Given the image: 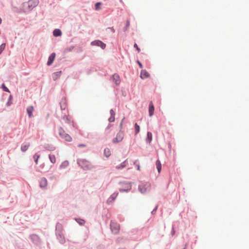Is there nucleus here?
<instances>
[{
	"instance_id": "nucleus-1",
	"label": "nucleus",
	"mask_w": 249,
	"mask_h": 249,
	"mask_svg": "<svg viewBox=\"0 0 249 249\" xmlns=\"http://www.w3.org/2000/svg\"><path fill=\"white\" fill-rule=\"evenodd\" d=\"M78 164L84 169L88 170L91 168L90 162L85 159H79L77 161Z\"/></svg>"
},
{
	"instance_id": "nucleus-2",
	"label": "nucleus",
	"mask_w": 249,
	"mask_h": 249,
	"mask_svg": "<svg viewBox=\"0 0 249 249\" xmlns=\"http://www.w3.org/2000/svg\"><path fill=\"white\" fill-rule=\"evenodd\" d=\"M59 134L62 139L66 141L71 142L72 140V138L69 134L66 133L61 127L59 129Z\"/></svg>"
},
{
	"instance_id": "nucleus-3",
	"label": "nucleus",
	"mask_w": 249,
	"mask_h": 249,
	"mask_svg": "<svg viewBox=\"0 0 249 249\" xmlns=\"http://www.w3.org/2000/svg\"><path fill=\"white\" fill-rule=\"evenodd\" d=\"M151 188V185L149 183H142L139 185V189L142 193L149 191Z\"/></svg>"
},
{
	"instance_id": "nucleus-4",
	"label": "nucleus",
	"mask_w": 249,
	"mask_h": 249,
	"mask_svg": "<svg viewBox=\"0 0 249 249\" xmlns=\"http://www.w3.org/2000/svg\"><path fill=\"white\" fill-rule=\"evenodd\" d=\"M110 229L112 232L117 234L120 231V227L119 224L115 222H111L110 224Z\"/></svg>"
},
{
	"instance_id": "nucleus-5",
	"label": "nucleus",
	"mask_w": 249,
	"mask_h": 249,
	"mask_svg": "<svg viewBox=\"0 0 249 249\" xmlns=\"http://www.w3.org/2000/svg\"><path fill=\"white\" fill-rule=\"evenodd\" d=\"M124 136V134L123 132L120 131L117 134V136L115 138L113 139V143H117L121 142Z\"/></svg>"
},
{
	"instance_id": "nucleus-6",
	"label": "nucleus",
	"mask_w": 249,
	"mask_h": 249,
	"mask_svg": "<svg viewBox=\"0 0 249 249\" xmlns=\"http://www.w3.org/2000/svg\"><path fill=\"white\" fill-rule=\"evenodd\" d=\"M39 3L38 0H30L27 2V4L30 9H32L36 6Z\"/></svg>"
},
{
	"instance_id": "nucleus-7",
	"label": "nucleus",
	"mask_w": 249,
	"mask_h": 249,
	"mask_svg": "<svg viewBox=\"0 0 249 249\" xmlns=\"http://www.w3.org/2000/svg\"><path fill=\"white\" fill-rule=\"evenodd\" d=\"M112 79L113 81L115 82L116 85H119L120 84L121 79L118 74H114L112 76Z\"/></svg>"
},
{
	"instance_id": "nucleus-8",
	"label": "nucleus",
	"mask_w": 249,
	"mask_h": 249,
	"mask_svg": "<svg viewBox=\"0 0 249 249\" xmlns=\"http://www.w3.org/2000/svg\"><path fill=\"white\" fill-rule=\"evenodd\" d=\"M91 44L93 45H96L101 47L102 49H105L106 45L103 42L100 40H96L93 41L91 43Z\"/></svg>"
},
{
	"instance_id": "nucleus-9",
	"label": "nucleus",
	"mask_w": 249,
	"mask_h": 249,
	"mask_svg": "<svg viewBox=\"0 0 249 249\" xmlns=\"http://www.w3.org/2000/svg\"><path fill=\"white\" fill-rule=\"evenodd\" d=\"M47 180L45 178H42L40 181V186L42 188H46L47 186Z\"/></svg>"
},
{
	"instance_id": "nucleus-10",
	"label": "nucleus",
	"mask_w": 249,
	"mask_h": 249,
	"mask_svg": "<svg viewBox=\"0 0 249 249\" xmlns=\"http://www.w3.org/2000/svg\"><path fill=\"white\" fill-rule=\"evenodd\" d=\"M55 57V53H52L49 56L48 61L47 62V65L48 66L51 65L52 63L53 62L54 58Z\"/></svg>"
},
{
	"instance_id": "nucleus-11",
	"label": "nucleus",
	"mask_w": 249,
	"mask_h": 249,
	"mask_svg": "<svg viewBox=\"0 0 249 249\" xmlns=\"http://www.w3.org/2000/svg\"><path fill=\"white\" fill-rule=\"evenodd\" d=\"M150 76L149 74L145 70H142L141 72L140 77L142 79H145L149 77Z\"/></svg>"
},
{
	"instance_id": "nucleus-12",
	"label": "nucleus",
	"mask_w": 249,
	"mask_h": 249,
	"mask_svg": "<svg viewBox=\"0 0 249 249\" xmlns=\"http://www.w3.org/2000/svg\"><path fill=\"white\" fill-rule=\"evenodd\" d=\"M154 112V107L152 102L149 104V115L151 117L152 116Z\"/></svg>"
},
{
	"instance_id": "nucleus-13",
	"label": "nucleus",
	"mask_w": 249,
	"mask_h": 249,
	"mask_svg": "<svg viewBox=\"0 0 249 249\" xmlns=\"http://www.w3.org/2000/svg\"><path fill=\"white\" fill-rule=\"evenodd\" d=\"M34 110V107L33 106H30L27 108V112L29 116V117L31 118L33 116V112Z\"/></svg>"
},
{
	"instance_id": "nucleus-14",
	"label": "nucleus",
	"mask_w": 249,
	"mask_h": 249,
	"mask_svg": "<svg viewBox=\"0 0 249 249\" xmlns=\"http://www.w3.org/2000/svg\"><path fill=\"white\" fill-rule=\"evenodd\" d=\"M30 146L29 143H23L21 146V150L22 152H25Z\"/></svg>"
},
{
	"instance_id": "nucleus-15",
	"label": "nucleus",
	"mask_w": 249,
	"mask_h": 249,
	"mask_svg": "<svg viewBox=\"0 0 249 249\" xmlns=\"http://www.w3.org/2000/svg\"><path fill=\"white\" fill-rule=\"evenodd\" d=\"M61 71H57L53 74V78L54 80L57 79L61 75Z\"/></svg>"
},
{
	"instance_id": "nucleus-16",
	"label": "nucleus",
	"mask_w": 249,
	"mask_h": 249,
	"mask_svg": "<svg viewBox=\"0 0 249 249\" xmlns=\"http://www.w3.org/2000/svg\"><path fill=\"white\" fill-rule=\"evenodd\" d=\"M157 168L158 172L160 173L161 169V164L159 160H157L156 162Z\"/></svg>"
},
{
	"instance_id": "nucleus-17",
	"label": "nucleus",
	"mask_w": 249,
	"mask_h": 249,
	"mask_svg": "<svg viewBox=\"0 0 249 249\" xmlns=\"http://www.w3.org/2000/svg\"><path fill=\"white\" fill-rule=\"evenodd\" d=\"M60 107L62 110H65L67 107L65 100H62L60 102Z\"/></svg>"
},
{
	"instance_id": "nucleus-18",
	"label": "nucleus",
	"mask_w": 249,
	"mask_h": 249,
	"mask_svg": "<svg viewBox=\"0 0 249 249\" xmlns=\"http://www.w3.org/2000/svg\"><path fill=\"white\" fill-rule=\"evenodd\" d=\"M53 35L55 36H59L61 35V31L59 29H55L53 32Z\"/></svg>"
},
{
	"instance_id": "nucleus-19",
	"label": "nucleus",
	"mask_w": 249,
	"mask_h": 249,
	"mask_svg": "<svg viewBox=\"0 0 249 249\" xmlns=\"http://www.w3.org/2000/svg\"><path fill=\"white\" fill-rule=\"evenodd\" d=\"M147 141L148 143H150L152 140V134L151 132H148L147 133Z\"/></svg>"
},
{
	"instance_id": "nucleus-20",
	"label": "nucleus",
	"mask_w": 249,
	"mask_h": 249,
	"mask_svg": "<svg viewBox=\"0 0 249 249\" xmlns=\"http://www.w3.org/2000/svg\"><path fill=\"white\" fill-rule=\"evenodd\" d=\"M111 154L110 151L108 148H105L104 150V155L106 157H108Z\"/></svg>"
},
{
	"instance_id": "nucleus-21",
	"label": "nucleus",
	"mask_w": 249,
	"mask_h": 249,
	"mask_svg": "<svg viewBox=\"0 0 249 249\" xmlns=\"http://www.w3.org/2000/svg\"><path fill=\"white\" fill-rule=\"evenodd\" d=\"M126 166V161L122 162L119 166L116 167L117 169H121L125 167Z\"/></svg>"
},
{
	"instance_id": "nucleus-22",
	"label": "nucleus",
	"mask_w": 249,
	"mask_h": 249,
	"mask_svg": "<svg viewBox=\"0 0 249 249\" xmlns=\"http://www.w3.org/2000/svg\"><path fill=\"white\" fill-rule=\"evenodd\" d=\"M49 159L50 160V161H51V162H52L53 163H54L56 161V159H55V157L54 155H49Z\"/></svg>"
},
{
	"instance_id": "nucleus-23",
	"label": "nucleus",
	"mask_w": 249,
	"mask_h": 249,
	"mask_svg": "<svg viewBox=\"0 0 249 249\" xmlns=\"http://www.w3.org/2000/svg\"><path fill=\"white\" fill-rule=\"evenodd\" d=\"M69 163L68 161H64L62 163L60 167L61 168H64L67 167L69 165Z\"/></svg>"
},
{
	"instance_id": "nucleus-24",
	"label": "nucleus",
	"mask_w": 249,
	"mask_h": 249,
	"mask_svg": "<svg viewBox=\"0 0 249 249\" xmlns=\"http://www.w3.org/2000/svg\"><path fill=\"white\" fill-rule=\"evenodd\" d=\"M33 158H34V159L35 160L36 163L37 164L38 163V159L40 158V156L39 155H38L37 154H36L34 155Z\"/></svg>"
},
{
	"instance_id": "nucleus-25",
	"label": "nucleus",
	"mask_w": 249,
	"mask_h": 249,
	"mask_svg": "<svg viewBox=\"0 0 249 249\" xmlns=\"http://www.w3.org/2000/svg\"><path fill=\"white\" fill-rule=\"evenodd\" d=\"M102 3L101 2H97L95 5V9L96 10H99L101 9Z\"/></svg>"
},
{
	"instance_id": "nucleus-26",
	"label": "nucleus",
	"mask_w": 249,
	"mask_h": 249,
	"mask_svg": "<svg viewBox=\"0 0 249 249\" xmlns=\"http://www.w3.org/2000/svg\"><path fill=\"white\" fill-rule=\"evenodd\" d=\"M135 129L136 131V134H137L140 131V126L137 124H135Z\"/></svg>"
},
{
	"instance_id": "nucleus-27",
	"label": "nucleus",
	"mask_w": 249,
	"mask_h": 249,
	"mask_svg": "<svg viewBox=\"0 0 249 249\" xmlns=\"http://www.w3.org/2000/svg\"><path fill=\"white\" fill-rule=\"evenodd\" d=\"M134 164L136 166L137 170H140V165H139V161L137 160H135L134 162Z\"/></svg>"
},
{
	"instance_id": "nucleus-28",
	"label": "nucleus",
	"mask_w": 249,
	"mask_h": 249,
	"mask_svg": "<svg viewBox=\"0 0 249 249\" xmlns=\"http://www.w3.org/2000/svg\"><path fill=\"white\" fill-rule=\"evenodd\" d=\"M5 47V43H3V44H2L0 46V54L4 50Z\"/></svg>"
},
{
	"instance_id": "nucleus-29",
	"label": "nucleus",
	"mask_w": 249,
	"mask_h": 249,
	"mask_svg": "<svg viewBox=\"0 0 249 249\" xmlns=\"http://www.w3.org/2000/svg\"><path fill=\"white\" fill-rule=\"evenodd\" d=\"M129 25H130V22H129V20H127L126 22L125 27H124V30L125 31H126L128 29V28L129 27Z\"/></svg>"
},
{
	"instance_id": "nucleus-30",
	"label": "nucleus",
	"mask_w": 249,
	"mask_h": 249,
	"mask_svg": "<svg viewBox=\"0 0 249 249\" xmlns=\"http://www.w3.org/2000/svg\"><path fill=\"white\" fill-rule=\"evenodd\" d=\"M1 86H2V89L4 91L8 92H10L8 89L5 86V85L4 84H2Z\"/></svg>"
},
{
	"instance_id": "nucleus-31",
	"label": "nucleus",
	"mask_w": 249,
	"mask_h": 249,
	"mask_svg": "<svg viewBox=\"0 0 249 249\" xmlns=\"http://www.w3.org/2000/svg\"><path fill=\"white\" fill-rule=\"evenodd\" d=\"M63 120L65 122V123H70V120L68 118V117L65 115L64 117H63Z\"/></svg>"
},
{
	"instance_id": "nucleus-32",
	"label": "nucleus",
	"mask_w": 249,
	"mask_h": 249,
	"mask_svg": "<svg viewBox=\"0 0 249 249\" xmlns=\"http://www.w3.org/2000/svg\"><path fill=\"white\" fill-rule=\"evenodd\" d=\"M115 120V116H110L109 118L108 119V121L110 122H113Z\"/></svg>"
},
{
	"instance_id": "nucleus-33",
	"label": "nucleus",
	"mask_w": 249,
	"mask_h": 249,
	"mask_svg": "<svg viewBox=\"0 0 249 249\" xmlns=\"http://www.w3.org/2000/svg\"><path fill=\"white\" fill-rule=\"evenodd\" d=\"M77 222L79 223L80 225H82L85 223V221L83 219H79Z\"/></svg>"
},
{
	"instance_id": "nucleus-34",
	"label": "nucleus",
	"mask_w": 249,
	"mask_h": 249,
	"mask_svg": "<svg viewBox=\"0 0 249 249\" xmlns=\"http://www.w3.org/2000/svg\"><path fill=\"white\" fill-rule=\"evenodd\" d=\"M118 194H113L111 198H112V200H114L117 196Z\"/></svg>"
},
{
	"instance_id": "nucleus-35",
	"label": "nucleus",
	"mask_w": 249,
	"mask_h": 249,
	"mask_svg": "<svg viewBox=\"0 0 249 249\" xmlns=\"http://www.w3.org/2000/svg\"><path fill=\"white\" fill-rule=\"evenodd\" d=\"M134 46L139 52L140 51V49L138 47V46L136 43L134 44Z\"/></svg>"
},
{
	"instance_id": "nucleus-36",
	"label": "nucleus",
	"mask_w": 249,
	"mask_h": 249,
	"mask_svg": "<svg viewBox=\"0 0 249 249\" xmlns=\"http://www.w3.org/2000/svg\"><path fill=\"white\" fill-rule=\"evenodd\" d=\"M110 116H115V112L113 109H111L110 111Z\"/></svg>"
},
{
	"instance_id": "nucleus-37",
	"label": "nucleus",
	"mask_w": 249,
	"mask_h": 249,
	"mask_svg": "<svg viewBox=\"0 0 249 249\" xmlns=\"http://www.w3.org/2000/svg\"><path fill=\"white\" fill-rule=\"evenodd\" d=\"M108 29L110 30L113 33L115 32V30L113 27L111 28H108Z\"/></svg>"
},
{
	"instance_id": "nucleus-38",
	"label": "nucleus",
	"mask_w": 249,
	"mask_h": 249,
	"mask_svg": "<svg viewBox=\"0 0 249 249\" xmlns=\"http://www.w3.org/2000/svg\"><path fill=\"white\" fill-rule=\"evenodd\" d=\"M138 64H139V65L140 67L141 68H142V64H141V63L140 61H138Z\"/></svg>"
},
{
	"instance_id": "nucleus-39",
	"label": "nucleus",
	"mask_w": 249,
	"mask_h": 249,
	"mask_svg": "<svg viewBox=\"0 0 249 249\" xmlns=\"http://www.w3.org/2000/svg\"><path fill=\"white\" fill-rule=\"evenodd\" d=\"M78 146V147H85L86 145L82 144H79Z\"/></svg>"
},
{
	"instance_id": "nucleus-40",
	"label": "nucleus",
	"mask_w": 249,
	"mask_h": 249,
	"mask_svg": "<svg viewBox=\"0 0 249 249\" xmlns=\"http://www.w3.org/2000/svg\"><path fill=\"white\" fill-rule=\"evenodd\" d=\"M11 104H12V102L11 101H8L7 105V106H9L11 105Z\"/></svg>"
},
{
	"instance_id": "nucleus-41",
	"label": "nucleus",
	"mask_w": 249,
	"mask_h": 249,
	"mask_svg": "<svg viewBox=\"0 0 249 249\" xmlns=\"http://www.w3.org/2000/svg\"><path fill=\"white\" fill-rule=\"evenodd\" d=\"M174 232H175V231H174V229L173 228V234H174Z\"/></svg>"
},
{
	"instance_id": "nucleus-42",
	"label": "nucleus",
	"mask_w": 249,
	"mask_h": 249,
	"mask_svg": "<svg viewBox=\"0 0 249 249\" xmlns=\"http://www.w3.org/2000/svg\"><path fill=\"white\" fill-rule=\"evenodd\" d=\"M1 23V18H0V24Z\"/></svg>"
}]
</instances>
